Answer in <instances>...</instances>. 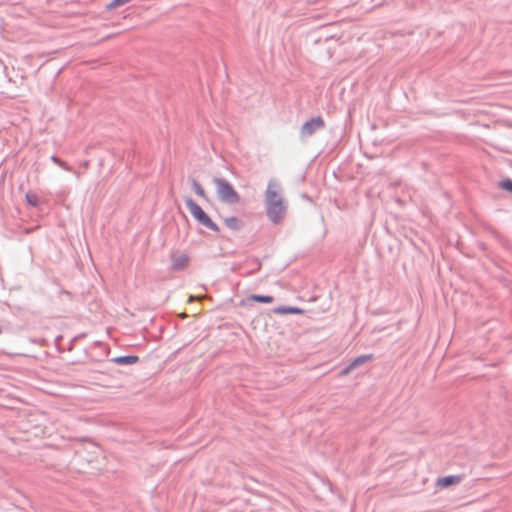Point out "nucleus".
Returning a JSON list of instances; mask_svg holds the SVG:
<instances>
[{"instance_id": "nucleus-4", "label": "nucleus", "mask_w": 512, "mask_h": 512, "mask_svg": "<svg viewBox=\"0 0 512 512\" xmlns=\"http://www.w3.org/2000/svg\"><path fill=\"white\" fill-rule=\"evenodd\" d=\"M326 126L321 116H316L306 121L300 128V138L307 139L314 135L318 130L324 129Z\"/></svg>"}, {"instance_id": "nucleus-16", "label": "nucleus", "mask_w": 512, "mask_h": 512, "mask_svg": "<svg viewBox=\"0 0 512 512\" xmlns=\"http://www.w3.org/2000/svg\"><path fill=\"white\" fill-rule=\"evenodd\" d=\"M500 186L512 193V180L511 179H505L500 182Z\"/></svg>"}, {"instance_id": "nucleus-15", "label": "nucleus", "mask_w": 512, "mask_h": 512, "mask_svg": "<svg viewBox=\"0 0 512 512\" xmlns=\"http://www.w3.org/2000/svg\"><path fill=\"white\" fill-rule=\"evenodd\" d=\"M131 0H113L107 7L108 9L116 8L118 6L129 3Z\"/></svg>"}, {"instance_id": "nucleus-1", "label": "nucleus", "mask_w": 512, "mask_h": 512, "mask_svg": "<svg viewBox=\"0 0 512 512\" xmlns=\"http://www.w3.org/2000/svg\"><path fill=\"white\" fill-rule=\"evenodd\" d=\"M281 190L280 184L275 179H271L265 191L266 214L268 219L276 225L283 222L287 213V204L281 195Z\"/></svg>"}, {"instance_id": "nucleus-12", "label": "nucleus", "mask_w": 512, "mask_h": 512, "mask_svg": "<svg viewBox=\"0 0 512 512\" xmlns=\"http://www.w3.org/2000/svg\"><path fill=\"white\" fill-rule=\"evenodd\" d=\"M250 299L260 303H272L274 301L273 296L270 295H259L253 294L250 296Z\"/></svg>"}, {"instance_id": "nucleus-5", "label": "nucleus", "mask_w": 512, "mask_h": 512, "mask_svg": "<svg viewBox=\"0 0 512 512\" xmlns=\"http://www.w3.org/2000/svg\"><path fill=\"white\" fill-rule=\"evenodd\" d=\"M189 256L185 253L171 254V271H184L189 265Z\"/></svg>"}, {"instance_id": "nucleus-2", "label": "nucleus", "mask_w": 512, "mask_h": 512, "mask_svg": "<svg viewBox=\"0 0 512 512\" xmlns=\"http://www.w3.org/2000/svg\"><path fill=\"white\" fill-rule=\"evenodd\" d=\"M212 181L216 187L217 198L220 202L228 205H235L240 202L239 193L229 181L221 177H214Z\"/></svg>"}, {"instance_id": "nucleus-11", "label": "nucleus", "mask_w": 512, "mask_h": 512, "mask_svg": "<svg viewBox=\"0 0 512 512\" xmlns=\"http://www.w3.org/2000/svg\"><path fill=\"white\" fill-rule=\"evenodd\" d=\"M193 191L201 198L207 199V195L201 184L195 178H189Z\"/></svg>"}, {"instance_id": "nucleus-6", "label": "nucleus", "mask_w": 512, "mask_h": 512, "mask_svg": "<svg viewBox=\"0 0 512 512\" xmlns=\"http://www.w3.org/2000/svg\"><path fill=\"white\" fill-rule=\"evenodd\" d=\"M372 359H373V354H364V355H360V356L354 358L353 360H351L349 365H347L344 369H342L340 371V376L348 375L352 370L365 364L368 361H371Z\"/></svg>"}, {"instance_id": "nucleus-8", "label": "nucleus", "mask_w": 512, "mask_h": 512, "mask_svg": "<svg viewBox=\"0 0 512 512\" xmlns=\"http://www.w3.org/2000/svg\"><path fill=\"white\" fill-rule=\"evenodd\" d=\"M111 361L118 365H132L139 361V357L136 355L117 356Z\"/></svg>"}, {"instance_id": "nucleus-14", "label": "nucleus", "mask_w": 512, "mask_h": 512, "mask_svg": "<svg viewBox=\"0 0 512 512\" xmlns=\"http://www.w3.org/2000/svg\"><path fill=\"white\" fill-rule=\"evenodd\" d=\"M51 161L66 171H72L71 166L56 155L51 156Z\"/></svg>"}, {"instance_id": "nucleus-10", "label": "nucleus", "mask_w": 512, "mask_h": 512, "mask_svg": "<svg viewBox=\"0 0 512 512\" xmlns=\"http://www.w3.org/2000/svg\"><path fill=\"white\" fill-rule=\"evenodd\" d=\"M274 312L276 314H303V310L298 307H292V306H280L274 309Z\"/></svg>"}, {"instance_id": "nucleus-9", "label": "nucleus", "mask_w": 512, "mask_h": 512, "mask_svg": "<svg viewBox=\"0 0 512 512\" xmlns=\"http://www.w3.org/2000/svg\"><path fill=\"white\" fill-rule=\"evenodd\" d=\"M224 224L233 231H239L243 227V222L235 216L226 217L223 219Z\"/></svg>"}, {"instance_id": "nucleus-7", "label": "nucleus", "mask_w": 512, "mask_h": 512, "mask_svg": "<svg viewBox=\"0 0 512 512\" xmlns=\"http://www.w3.org/2000/svg\"><path fill=\"white\" fill-rule=\"evenodd\" d=\"M462 479L463 477L461 475H449L441 477L437 479L436 486L440 489H445L450 486L459 484L462 481Z\"/></svg>"}, {"instance_id": "nucleus-13", "label": "nucleus", "mask_w": 512, "mask_h": 512, "mask_svg": "<svg viewBox=\"0 0 512 512\" xmlns=\"http://www.w3.org/2000/svg\"><path fill=\"white\" fill-rule=\"evenodd\" d=\"M25 198H26V201H27V203L29 205H31L33 207H37L38 206L39 198H38V196L35 193L29 191V192L26 193Z\"/></svg>"}, {"instance_id": "nucleus-3", "label": "nucleus", "mask_w": 512, "mask_h": 512, "mask_svg": "<svg viewBox=\"0 0 512 512\" xmlns=\"http://www.w3.org/2000/svg\"><path fill=\"white\" fill-rule=\"evenodd\" d=\"M185 204L193 216V218L202 226L214 231L218 232V225L212 221V219L204 212V210L191 198L186 197Z\"/></svg>"}]
</instances>
